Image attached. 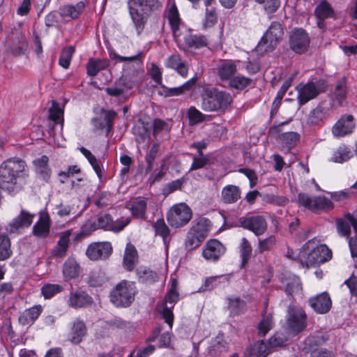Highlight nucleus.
Returning <instances> with one entry per match:
<instances>
[{
  "instance_id": "f257e3e1",
  "label": "nucleus",
  "mask_w": 357,
  "mask_h": 357,
  "mask_svg": "<svg viewBox=\"0 0 357 357\" xmlns=\"http://www.w3.org/2000/svg\"><path fill=\"white\" fill-rule=\"evenodd\" d=\"M128 6L132 22L140 33L147 17L160 12L162 6L159 0H129Z\"/></svg>"
},
{
  "instance_id": "f03ea898",
  "label": "nucleus",
  "mask_w": 357,
  "mask_h": 357,
  "mask_svg": "<svg viewBox=\"0 0 357 357\" xmlns=\"http://www.w3.org/2000/svg\"><path fill=\"white\" fill-rule=\"evenodd\" d=\"M143 53L139 52L137 54L130 56H123L116 53L112 55V58L118 62L123 63V75L119 80V84L123 85L126 89L132 87L135 78L141 74L142 69Z\"/></svg>"
},
{
  "instance_id": "7ed1b4c3",
  "label": "nucleus",
  "mask_w": 357,
  "mask_h": 357,
  "mask_svg": "<svg viewBox=\"0 0 357 357\" xmlns=\"http://www.w3.org/2000/svg\"><path fill=\"white\" fill-rule=\"evenodd\" d=\"M25 162L20 158H9L0 166V188L13 192L17 178L24 171Z\"/></svg>"
},
{
  "instance_id": "20e7f679",
  "label": "nucleus",
  "mask_w": 357,
  "mask_h": 357,
  "mask_svg": "<svg viewBox=\"0 0 357 357\" xmlns=\"http://www.w3.org/2000/svg\"><path fill=\"white\" fill-rule=\"evenodd\" d=\"M231 96L217 89H205L202 94V109L206 112H225L232 103Z\"/></svg>"
},
{
  "instance_id": "39448f33",
  "label": "nucleus",
  "mask_w": 357,
  "mask_h": 357,
  "mask_svg": "<svg viewBox=\"0 0 357 357\" xmlns=\"http://www.w3.org/2000/svg\"><path fill=\"white\" fill-rule=\"evenodd\" d=\"M136 292L134 282L123 280L111 291L110 301L116 307H127L134 301Z\"/></svg>"
},
{
  "instance_id": "423d86ee",
  "label": "nucleus",
  "mask_w": 357,
  "mask_h": 357,
  "mask_svg": "<svg viewBox=\"0 0 357 357\" xmlns=\"http://www.w3.org/2000/svg\"><path fill=\"white\" fill-rule=\"evenodd\" d=\"M283 36L284 29L282 24L273 22L259 43L258 48L266 52H272L282 41Z\"/></svg>"
},
{
  "instance_id": "0eeeda50",
  "label": "nucleus",
  "mask_w": 357,
  "mask_h": 357,
  "mask_svg": "<svg viewBox=\"0 0 357 357\" xmlns=\"http://www.w3.org/2000/svg\"><path fill=\"white\" fill-rule=\"evenodd\" d=\"M209 232V223L206 219H201L189 229L185 241L188 250L197 248L207 237Z\"/></svg>"
},
{
  "instance_id": "6e6552de",
  "label": "nucleus",
  "mask_w": 357,
  "mask_h": 357,
  "mask_svg": "<svg viewBox=\"0 0 357 357\" xmlns=\"http://www.w3.org/2000/svg\"><path fill=\"white\" fill-rule=\"evenodd\" d=\"M192 217L191 208L185 203L174 204L167 214V220L170 226L179 228L186 225Z\"/></svg>"
},
{
  "instance_id": "1a4fd4ad",
  "label": "nucleus",
  "mask_w": 357,
  "mask_h": 357,
  "mask_svg": "<svg viewBox=\"0 0 357 357\" xmlns=\"http://www.w3.org/2000/svg\"><path fill=\"white\" fill-rule=\"evenodd\" d=\"M287 325L289 332L296 335L303 331L307 326V315L304 310L295 306L287 310Z\"/></svg>"
},
{
  "instance_id": "9d476101",
  "label": "nucleus",
  "mask_w": 357,
  "mask_h": 357,
  "mask_svg": "<svg viewBox=\"0 0 357 357\" xmlns=\"http://www.w3.org/2000/svg\"><path fill=\"white\" fill-rule=\"evenodd\" d=\"M298 203L299 205L312 211L320 210H331L333 205L332 202L323 196L311 197L305 193L301 192L298 195Z\"/></svg>"
},
{
  "instance_id": "9b49d317",
  "label": "nucleus",
  "mask_w": 357,
  "mask_h": 357,
  "mask_svg": "<svg viewBox=\"0 0 357 357\" xmlns=\"http://www.w3.org/2000/svg\"><path fill=\"white\" fill-rule=\"evenodd\" d=\"M112 217L109 213H100L95 218L86 221L82 227V235L88 236L99 229L112 231Z\"/></svg>"
},
{
  "instance_id": "f8f14e48",
  "label": "nucleus",
  "mask_w": 357,
  "mask_h": 357,
  "mask_svg": "<svg viewBox=\"0 0 357 357\" xmlns=\"http://www.w3.org/2000/svg\"><path fill=\"white\" fill-rule=\"evenodd\" d=\"M238 222L241 227L252 231L257 236L263 235L268 228L266 218L259 215L241 217Z\"/></svg>"
},
{
  "instance_id": "ddd939ff",
  "label": "nucleus",
  "mask_w": 357,
  "mask_h": 357,
  "mask_svg": "<svg viewBox=\"0 0 357 357\" xmlns=\"http://www.w3.org/2000/svg\"><path fill=\"white\" fill-rule=\"evenodd\" d=\"M332 258V252L326 245H319L312 248L305 257L307 267L319 266Z\"/></svg>"
},
{
  "instance_id": "4468645a",
  "label": "nucleus",
  "mask_w": 357,
  "mask_h": 357,
  "mask_svg": "<svg viewBox=\"0 0 357 357\" xmlns=\"http://www.w3.org/2000/svg\"><path fill=\"white\" fill-rule=\"evenodd\" d=\"M178 292L168 291L165 299L160 304L158 305V310L161 313L162 317L165 319L166 323L169 326L170 328L173 325L174 314L172 310L175 303L178 300Z\"/></svg>"
},
{
  "instance_id": "2eb2a0df",
  "label": "nucleus",
  "mask_w": 357,
  "mask_h": 357,
  "mask_svg": "<svg viewBox=\"0 0 357 357\" xmlns=\"http://www.w3.org/2000/svg\"><path fill=\"white\" fill-rule=\"evenodd\" d=\"M298 102L300 105L307 103L315 98L323 91L320 82H308L305 84H299L297 87Z\"/></svg>"
},
{
  "instance_id": "dca6fc26",
  "label": "nucleus",
  "mask_w": 357,
  "mask_h": 357,
  "mask_svg": "<svg viewBox=\"0 0 357 357\" xmlns=\"http://www.w3.org/2000/svg\"><path fill=\"white\" fill-rule=\"evenodd\" d=\"M310 45V38L307 33L302 29L293 30L289 37L290 48L297 54H302L307 51Z\"/></svg>"
},
{
  "instance_id": "f3484780",
  "label": "nucleus",
  "mask_w": 357,
  "mask_h": 357,
  "mask_svg": "<svg viewBox=\"0 0 357 357\" xmlns=\"http://www.w3.org/2000/svg\"><path fill=\"white\" fill-rule=\"evenodd\" d=\"M226 248L216 239L206 242L202 250L203 257L208 261L215 262L225 253Z\"/></svg>"
},
{
  "instance_id": "a211bd4d",
  "label": "nucleus",
  "mask_w": 357,
  "mask_h": 357,
  "mask_svg": "<svg viewBox=\"0 0 357 357\" xmlns=\"http://www.w3.org/2000/svg\"><path fill=\"white\" fill-rule=\"evenodd\" d=\"M112 247L109 242H98L90 244L86 251L91 260L105 259L112 254Z\"/></svg>"
},
{
  "instance_id": "6ab92c4d",
  "label": "nucleus",
  "mask_w": 357,
  "mask_h": 357,
  "mask_svg": "<svg viewBox=\"0 0 357 357\" xmlns=\"http://www.w3.org/2000/svg\"><path fill=\"white\" fill-rule=\"evenodd\" d=\"M354 118L351 114L342 116L333 126L332 133L335 137H342L353 132Z\"/></svg>"
},
{
  "instance_id": "aec40b11",
  "label": "nucleus",
  "mask_w": 357,
  "mask_h": 357,
  "mask_svg": "<svg viewBox=\"0 0 357 357\" xmlns=\"http://www.w3.org/2000/svg\"><path fill=\"white\" fill-rule=\"evenodd\" d=\"M92 303V298L80 289L72 291L69 294L67 299L68 305L74 309L86 307Z\"/></svg>"
},
{
  "instance_id": "412c9836",
  "label": "nucleus",
  "mask_w": 357,
  "mask_h": 357,
  "mask_svg": "<svg viewBox=\"0 0 357 357\" xmlns=\"http://www.w3.org/2000/svg\"><path fill=\"white\" fill-rule=\"evenodd\" d=\"M33 219V215L22 210L20 214L7 226L6 230L10 234L17 233L20 229L29 227Z\"/></svg>"
},
{
  "instance_id": "4be33fe9",
  "label": "nucleus",
  "mask_w": 357,
  "mask_h": 357,
  "mask_svg": "<svg viewBox=\"0 0 357 357\" xmlns=\"http://www.w3.org/2000/svg\"><path fill=\"white\" fill-rule=\"evenodd\" d=\"M310 307L319 314L328 312L332 305V301L327 292H323L309 299Z\"/></svg>"
},
{
  "instance_id": "5701e85b",
  "label": "nucleus",
  "mask_w": 357,
  "mask_h": 357,
  "mask_svg": "<svg viewBox=\"0 0 357 357\" xmlns=\"http://www.w3.org/2000/svg\"><path fill=\"white\" fill-rule=\"evenodd\" d=\"M71 236L72 231L70 230H66L60 234L59 239L51 252L52 257L63 258L67 255Z\"/></svg>"
},
{
  "instance_id": "b1692460",
  "label": "nucleus",
  "mask_w": 357,
  "mask_h": 357,
  "mask_svg": "<svg viewBox=\"0 0 357 357\" xmlns=\"http://www.w3.org/2000/svg\"><path fill=\"white\" fill-rule=\"evenodd\" d=\"M351 225L354 227L355 232H357V221L354 214L346 213L344 218L336 220L337 232L343 236H349L350 235Z\"/></svg>"
},
{
  "instance_id": "393cba45",
  "label": "nucleus",
  "mask_w": 357,
  "mask_h": 357,
  "mask_svg": "<svg viewBox=\"0 0 357 357\" xmlns=\"http://www.w3.org/2000/svg\"><path fill=\"white\" fill-rule=\"evenodd\" d=\"M238 61L234 60H222L217 66L218 75L222 81H229L234 75L237 70L236 63Z\"/></svg>"
},
{
  "instance_id": "a878e982",
  "label": "nucleus",
  "mask_w": 357,
  "mask_h": 357,
  "mask_svg": "<svg viewBox=\"0 0 357 357\" xmlns=\"http://www.w3.org/2000/svg\"><path fill=\"white\" fill-rule=\"evenodd\" d=\"M196 80L197 78L193 77L178 87L169 88L162 85L160 94L166 98L181 96L190 91L195 84Z\"/></svg>"
},
{
  "instance_id": "bb28decb",
  "label": "nucleus",
  "mask_w": 357,
  "mask_h": 357,
  "mask_svg": "<svg viewBox=\"0 0 357 357\" xmlns=\"http://www.w3.org/2000/svg\"><path fill=\"white\" fill-rule=\"evenodd\" d=\"M138 261V254L135 247L130 243H128L125 249L123 259V267L128 271H132Z\"/></svg>"
},
{
  "instance_id": "cd10ccee",
  "label": "nucleus",
  "mask_w": 357,
  "mask_h": 357,
  "mask_svg": "<svg viewBox=\"0 0 357 357\" xmlns=\"http://www.w3.org/2000/svg\"><path fill=\"white\" fill-rule=\"evenodd\" d=\"M41 305H34L25 310L19 317V322L22 325L32 324L42 312Z\"/></svg>"
},
{
  "instance_id": "c85d7f7f",
  "label": "nucleus",
  "mask_w": 357,
  "mask_h": 357,
  "mask_svg": "<svg viewBox=\"0 0 357 357\" xmlns=\"http://www.w3.org/2000/svg\"><path fill=\"white\" fill-rule=\"evenodd\" d=\"M48 162L49 158L46 155H43L33 161L35 172L44 180L50 177L51 169L48 165Z\"/></svg>"
},
{
  "instance_id": "c756f323",
  "label": "nucleus",
  "mask_w": 357,
  "mask_h": 357,
  "mask_svg": "<svg viewBox=\"0 0 357 357\" xmlns=\"http://www.w3.org/2000/svg\"><path fill=\"white\" fill-rule=\"evenodd\" d=\"M80 266L73 258H68L63 265V274L66 280L75 279L79 275Z\"/></svg>"
},
{
  "instance_id": "7c9ffc66",
  "label": "nucleus",
  "mask_w": 357,
  "mask_h": 357,
  "mask_svg": "<svg viewBox=\"0 0 357 357\" xmlns=\"http://www.w3.org/2000/svg\"><path fill=\"white\" fill-rule=\"evenodd\" d=\"M166 66L169 68L174 69L182 77H186L188 72V68L186 63L181 61L178 54H173L170 56L167 61Z\"/></svg>"
},
{
  "instance_id": "2f4dec72",
  "label": "nucleus",
  "mask_w": 357,
  "mask_h": 357,
  "mask_svg": "<svg viewBox=\"0 0 357 357\" xmlns=\"http://www.w3.org/2000/svg\"><path fill=\"white\" fill-rule=\"evenodd\" d=\"M27 48V42L24 35L16 33L10 44V50L15 55H21Z\"/></svg>"
},
{
  "instance_id": "473e14b6",
  "label": "nucleus",
  "mask_w": 357,
  "mask_h": 357,
  "mask_svg": "<svg viewBox=\"0 0 357 357\" xmlns=\"http://www.w3.org/2000/svg\"><path fill=\"white\" fill-rule=\"evenodd\" d=\"M86 333V328L84 323L77 319L73 323L71 332L69 335V339L73 343L78 344L82 342Z\"/></svg>"
},
{
  "instance_id": "72a5a7b5",
  "label": "nucleus",
  "mask_w": 357,
  "mask_h": 357,
  "mask_svg": "<svg viewBox=\"0 0 357 357\" xmlns=\"http://www.w3.org/2000/svg\"><path fill=\"white\" fill-rule=\"evenodd\" d=\"M50 233V220L47 215H41L33 227V234L38 238H46Z\"/></svg>"
},
{
  "instance_id": "f704fd0d",
  "label": "nucleus",
  "mask_w": 357,
  "mask_h": 357,
  "mask_svg": "<svg viewBox=\"0 0 357 357\" xmlns=\"http://www.w3.org/2000/svg\"><path fill=\"white\" fill-rule=\"evenodd\" d=\"M221 195L225 203L232 204L237 202L241 197V190L236 185H228L222 188Z\"/></svg>"
},
{
  "instance_id": "c9c22d12",
  "label": "nucleus",
  "mask_w": 357,
  "mask_h": 357,
  "mask_svg": "<svg viewBox=\"0 0 357 357\" xmlns=\"http://www.w3.org/2000/svg\"><path fill=\"white\" fill-rule=\"evenodd\" d=\"M108 66L109 61L107 59H89L86 64L87 74L91 77H94L98 72L107 68Z\"/></svg>"
},
{
  "instance_id": "e433bc0d",
  "label": "nucleus",
  "mask_w": 357,
  "mask_h": 357,
  "mask_svg": "<svg viewBox=\"0 0 357 357\" xmlns=\"http://www.w3.org/2000/svg\"><path fill=\"white\" fill-rule=\"evenodd\" d=\"M84 8V3L83 1H79L75 6L66 5L63 6L61 9V13L63 17L76 19L83 12Z\"/></svg>"
},
{
  "instance_id": "4c0bfd02",
  "label": "nucleus",
  "mask_w": 357,
  "mask_h": 357,
  "mask_svg": "<svg viewBox=\"0 0 357 357\" xmlns=\"http://www.w3.org/2000/svg\"><path fill=\"white\" fill-rule=\"evenodd\" d=\"M146 200L144 198L139 197L134 200L131 204L132 215L137 218L144 219L146 211Z\"/></svg>"
},
{
  "instance_id": "58836bf2",
  "label": "nucleus",
  "mask_w": 357,
  "mask_h": 357,
  "mask_svg": "<svg viewBox=\"0 0 357 357\" xmlns=\"http://www.w3.org/2000/svg\"><path fill=\"white\" fill-rule=\"evenodd\" d=\"M270 352L268 343L264 340L256 342L250 350V355L254 357H266Z\"/></svg>"
},
{
  "instance_id": "ea45409f",
  "label": "nucleus",
  "mask_w": 357,
  "mask_h": 357,
  "mask_svg": "<svg viewBox=\"0 0 357 357\" xmlns=\"http://www.w3.org/2000/svg\"><path fill=\"white\" fill-rule=\"evenodd\" d=\"M79 151L88 160L99 179H101L102 176V165L98 161L96 156L93 155L89 150L84 147H80Z\"/></svg>"
},
{
  "instance_id": "a19ab883",
  "label": "nucleus",
  "mask_w": 357,
  "mask_h": 357,
  "mask_svg": "<svg viewBox=\"0 0 357 357\" xmlns=\"http://www.w3.org/2000/svg\"><path fill=\"white\" fill-rule=\"evenodd\" d=\"M185 43L188 47L199 49L207 46L208 40L205 36L188 35L185 37Z\"/></svg>"
},
{
  "instance_id": "79ce46f5",
  "label": "nucleus",
  "mask_w": 357,
  "mask_h": 357,
  "mask_svg": "<svg viewBox=\"0 0 357 357\" xmlns=\"http://www.w3.org/2000/svg\"><path fill=\"white\" fill-rule=\"evenodd\" d=\"M347 93V86L344 81H340L336 85L333 93V100L341 105L346 100Z\"/></svg>"
},
{
  "instance_id": "37998d69",
  "label": "nucleus",
  "mask_w": 357,
  "mask_h": 357,
  "mask_svg": "<svg viewBox=\"0 0 357 357\" xmlns=\"http://www.w3.org/2000/svg\"><path fill=\"white\" fill-rule=\"evenodd\" d=\"M351 156V149L345 145H342L334 151L332 160L333 162L342 163L348 160Z\"/></svg>"
},
{
  "instance_id": "c03bdc74",
  "label": "nucleus",
  "mask_w": 357,
  "mask_h": 357,
  "mask_svg": "<svg viewBox=\"0 0 357 357\" xmlns=\"http://www.w3.org/2000/svg\"><path fill=\"white\" fill-rule=\"evenodd\" d=\"M239 248L242 259L241 267H244L252 255V248L249 241L245 237L242 238Z\"/></svg>"
},
{
  "instance_id": "a18cd8bd",
  "label": "nucleus",
  "mask_w": 357,
  "mask_h": 357,
  "mask_svg": "<svg viewBox=\"0 0 357 357\" xmlns=\"http://www.w3.org/2000/svg\"><path fill=\"white\" fill-rule=\"evenodd\" d=\"M299 139V135L296 132H287L279 136L280 142L288 149L296 146Z\"/></svg>"
},
{
  "instance_id": "49530a36",
  "label": "nucleus",
  "mask_w": 357,
  "mask_h": 357,
  "mask_svg": "<svg viewBox=\"0 0 357 357\" xmlns=\"http://www.w3.org/2000/svg\"><path fill=\"white\" fill-rule=\"evenodd\" d=\"M315 15L320 20L333 17V10L327 1L321 2L315 8Z\"/></svg>"
},
{
  "instance_id": "de8ad7c7",
  "label": "nucleus",
  "mask_w": 357,
  "mask_h": 357,
  "mask_svg": "<svg viewBox=\"0 0 357 357\" xmlns=\"http://www.w3.org/2000/svg\"><path fill=\"white\" fill-rule=\"evenodd\" d=\"M252 83V79L242 76V75H238V76H234L229 81V86L231 88L237 89V90H243L248 86H249Z\"/></svg>"
},
{
  "instance_id": "09e8293b",
  "label": "nucleus",
  "mask_w": 357,
  "mask_h": 357,
  "mask_svg": "<svg viewBox=\"0 0 357 357\" xmlns=\"http://www.w3.org/2000/svg\"><path fill=\"white\" fill-rule=\"evenodd\" d=\"M137 275L139 280L144 282H154L158 280V274L146 267H140L137 270Z\"/></svg>"
},
{
  "instance_id": "8fccbe9b",
  "label": "nucleus",
  "mask_w": 357,
  "mask_h": 357,
  "mask_svg": "<svg viewBox=\"0 0 357 357\" xmlns=\"http://www.w3.org/2000/svg\"><path fill=\"white\" fill-rule=\"evenodd\" d=\"M10 241L6 235H0V260H5L11 255Z\"/></svg>"
},
{
  "instance_id": "3c124183",
  "label": "nucleus",
  "mask_w": 357,
  "mask_h": 357,
  "mask_svg": "<svg viewBox=\"0 0 357 357\" xmlns=\"http://www.w3.org/2000/svg\"><path fill=\"white\" fill-rule=\"evenodd\" d=\"M107 281L104 272L101 271H93L88 279V284L91 287H100Z\"/></svg>"
},
{
  "instance_id": "603ef678",
  "label": "nucleus",
  "mask_w": 357,
  "mask_h": 357,
  "mask_svg": "<svg viewBox=\"0 0 357 357\" xmlns=\"http://www.w3.org/2000/svg\"><path fill=\"white\" fill-rule=\"evenodd\" d=\"M75 52V48L73 46L65 47L62 50L59 63L63 68H68L72 59L73 54Z\"/></svg>"
},
{
  "instance_id": "864d4df0",
  "label": "nucleus",
  "mask_w": 357,
  "mask_h": 357,
  "mask_svg": "<svg viewBox=\"0 0 357 357\" xmlns=\"http://www.w3.org/2000/svg\"><path fill=\"white\" fill-rule=\"evenodd\" d=\"M292 78H289L284 81L280 90L278 91L276 97L273 102L272 110H276L279 108L282 99L291 84Z\"/></svg>"
},
{
  "instance_id": "5fc2aeb1",
  "label": "nucleus",
  "mask_w": 357,
  "mask_h": 357,
  "mask_svg": "<svg viewBox=\"0 0 357 357\" xmlns=\"http://www.w3.org/2000/svg\"><path fill=\"white\" fill-rule=\"evenodd\" d=\"M325 117V112L324 109L317 106L312 109L307 116V123L310 125L319 124Z\"/></svg>"
},
{
  "instance_id": "6e6d98bb",
  "label": "nucleus",
  "mask_w": 357,
  "mask_h": 357,
  "mask_svg": "<svg viewBox=\"0 0 357 357\" xmlns=\"http://www.w3.org/2000/svg\"><path fill=\"white\" fill-rule=\"evenodd\" d=\"M153 228L156 235L160 236L165 243L169 236V229L163 219H159L153 224Z\"/></svg>"
},
{
  "instance_id": "4d7b16f0",
  "label": "nucleus",
  "mask_w": 357,
  "mask_h": 357,
  "mask_svg": "<svg viewBox=\"0 0 357 357\" xmlns=\"http://www.w3.org/2000/svg\"><path fill=\"white\" fill-rule=\"evenodd\" d=\"M62 286L57 284H46L41 288V293L45 298H50L63 291Z\"/></svg>"
},
{
  "instance_id": "13d9d810",
  "label": "nucleus",
  "mask_w": 357,
  "mask_h": 357,
  "mask_svg": "<svg viewBox=\"0 0 357 357\" xmlns=\"http://www.w3.org/2000/svg\"><path fill=\"white\" fill-rule=\"evenodd\" d=\"M245 303L238 298L229 299V308L231 313L238 314L244 312L245 310Z\"/></svg>"
},
{
  "instance_id": "bf43d9fd",
  "label": "nucleus",
  "mask_w": 357,
  "mask_h": 357,
  "mask_svg": "<svg viewBox=\"0 0 357 357\" xmlns=\"http://www.w3.org/2000/svg\"><path fill=\"white\" fill-rule=\"evenodd\" d=\"M273 326V321L271 315L264 317L259 323L258 334L261 337L265 336Z\"/></svg>"
},
{
  "instance_id": "052dcab7",
  "label": "nucleus",
  "mask_w": 357,
  "mask_h": 357,
  "mask_svg": "<svg viewBox=\"0 0 357 357\" xmlns=\"http://www.w3.org/2000/svg\"><path fill=\"white\" fill-rule=\"evenodd\" d=\"M285 291L289 294L298 292L301 289V285L298 278L294 276L289 280L284 282Z\"/></svg>"
},
{
  "instance_id": "680f3d73",
  "label": "nucleus",
  "mask_w": 357,
  "mask_h": 357,
  "mask_svg": "<svg viewBox=\"0 0 357 357\" xmlns=\"http://www.w3.org/2000/svg\"><path fill=\"white\" fill-rule=\"evenodd\" d=\"M276 239L274 236H269L268 237L258 239V250L260 253L271 250L275 245Z\"/></svg>"
},
{
  "instance_id": "e2e57ef3",
  "label": "nucleus",
  "mask_w": 357,
  "mask_h": 357,
  "mask_svg": "<svg viewBox=\"0 0 357 357\" xmlns=\"http://www.w3.org/2000/svg\"><path fill=\"white\" fill-rule=\"evenodd\" d=\"M256 2L261 4L267 13H275L280 5V0H255Z\"/></svg>"
},
{
  "instance_id": "0e129e2a",
  "label": "nucleus",
  "mask_w": 357,
  "mask_h": 357,
  "mask_svg": "<svg viewBox=\"0 0 357 357\" xmlns=\"http://www.w3.org/2000/svg\"><path fill=\"white\" fill-rule=\"evenodd\" d=\"M168 19L173 31L176 32V31L178 29L180 18L178 16V10L175 5H173L169 8Z\"/></svg>"
},
{
  "instance_id": "69168bd1",
  "label": "nucleus",
  "mask_w": 357,
  "mask_h": 357,
  "mask_svg": "<svg viewBox=\"0 0 357 357\" xmlns=\"http://www.w3.org/2000/svg\"><path fill=\"white\" fill-rule=\"evenodd\" d=\"M159 150V144H154L148 154L146 156V161L147 162V167L146 169V172H151L153 167V162L154 160L157 156L158 152Z\"/></svg>"
},
{
  "instance_id": "338daca9",
  "label": "nucleus",
  "mask_w": 357,
  "mask_h": 357,
  "mask_svg": "<svg viewBox=\"0 0 357 357\" xmlns=\"http://www.w3.org/2000/svg\"><path fill=\"white\" fill-rule=\"evenodd\" d=\"M188 116L191 124H197L204 120V114L193 106L188 109Z\"/></svg>"
},
{
  "instance_id": "774afa93",
  "label": "nucleus",
  "mask_w": 357,
  "mask_h": 357,
  "mask_svg": "<svg viewBox=\"0 0 357 357\" xmlns=\"http://www.w3.org/2000/svg\"><path fill=\"white\" fill-rule=\"evenodd\" d=\"M264 200L268 203L278 206H284L289 202L288 198L284 196L266 194L264 196Z\"/></svg>"
}]
</instances>
